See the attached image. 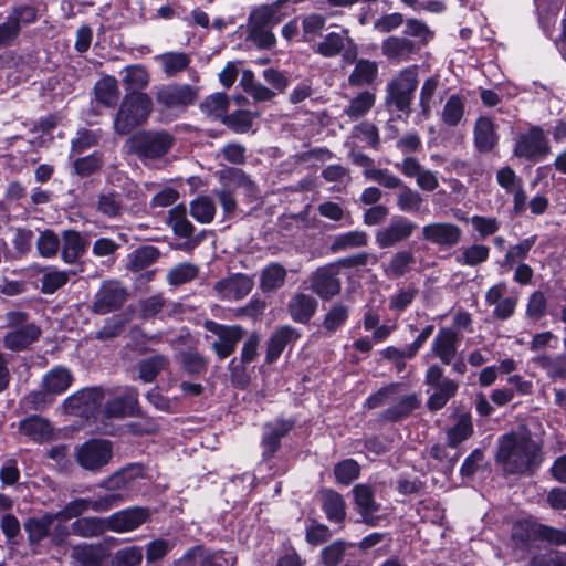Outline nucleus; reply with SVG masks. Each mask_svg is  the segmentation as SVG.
<instances>
[{
  "label": "nucleus",
  "instance_id": "41",
  "mask_svg": "<svg viewBox=\"0 0 566 566\" xmlns=\"http://www.w3.org/2000/svg\"><path fill=\"white\" fill-rule=\"evenodd\" d=\"M465 114L464 98L458 94H452L446 101L440 118L442 123L449 127L458 126Z\"/></svg>",
  "mask_w": 566,
  "mask_h": 566
},
{
  "label": "nucleus",
  "instance_id": "56",
  "mask_svg": "<svg viewBox=\"0 0 566 566\" xmlns=\"http://www.w3.org/2000/svg\"><path fill=\"white\" fill-rule=\"evenodd\" d=\"M191 216L200 223H210L216 214V205L208 196L196 198L190 205Z\"/></svg>",
  "mask_w": 566,
  "mask_h": 566
},
{
  "label": "nucleus",
  "instance_id": "52",
  "mask_svg": "<svg viewBox=\"0 0 566 566\" xmlns=\"http://www.w3.org/2000/svg\"><path fill=\"white\" fill-rule=\"evenodd\" d=\"M229 98L226 93H214L208 96L201 104V111L216 119H223L228 113Z\"/></svg>",
  "mask_w": 566,
  "mask_h": 566
},
{
  "label": "nucleus",
  "instance_id": "51",
  "mask_svg": "<svg viewBox=\"0 0 566 566\" xmlns=\"http://www.w3.org/2000/svg\"><path fill=\"white\" fill-rule=\"evenodd\" d=\"M286 277L284 266L279 263H271L261 273L260 287L263 292H271L283 286Z\"/></svg>",
  "mask_w": 566,
  "mask_h": 566
},
{
  "label": "nucleus",
  "instance_id": "32",
  "mask_svg": "<svg viewBox=\"0 0 566 566\" xmlns=\"http://www.w3.org/2000/svg\"><path fill=\"white\" fill-rule=\"evenodd\" d=\"M19 431L30 440L41 443L51 438L53 430L46 419L32 416L20 421Z\"/></svg>",
  "mask_w": 566,
  "mask_h": 566
},
{
  "label": "nucleus",
  "instance_id": "12",
  "mask_svg": "<svg viewBox=\"0 0 566 566\" xmlns=\"http://www.w3.org/2000/svg\"><path fill=\"white\" fill-rule=\"evenodd\" d=\"M151 517L146 506H130L119 510L106 517L108 531L123 534L138 530Z\"/></svg>",
  "mask_w": 566,
  "mask_h": 566
},
{
  "label": "nucleus",
  "instance_id": "61",
  "mask_svg": "<svg viewBox=\"0 0 566 566\" xmlns=\"http://www.w3.org/2000/svg\"><path fill=\"white\" fill-rule=\"evenodd\" d=\"M143 548L140 546H127L117 549L111 559L112 566H139L143 560Z\"/></svg>",
  "mask_w": 566,
  "mask_h": 566
},
{
  "label": "nucleus",
  "instance_id": "24",
  "mask_svg": "<svg viewBox=\"0 0 566 566\" xmlns=\"http://www.w3.org/2000/svg\"><path fill=\"white\" fill-rule=\"evenodd\" d=\"M138 391L127 388L123 396L108 400L104 407V413L109 418H124L138 415Z\"/></svg>",
  "mask_w": 566,
  "mask_h": 566
},
{
  "label": "nucleus",
  "instance_id": "59",
  "mask_svg": "<svg viewBox=\"0 0 566 566\" xmlns=\"http://www.w3.org/2000/svg\"><path fill=\"white\" fill-rule=\"evenodd\" d=\"M36 250L42 258H54L61 247V241L56 233L52 230L40 232L35 241Z\"/></svg>",
  "mask_w": 566,
  "mask_h": 566
},
{
  "label": "nucleus",
  "instance_id": "43",
  "mask_svg": "<svg viewBox=\"0 0 566 566\" xmlns=\"http://www.w3.org/2000/svg\"><path fill=\"white\" fill-rule=\"evenodd\" d=\"M156 61L161 64L167 76H175L189 66L191 57L185 52L170 51L157 55Z\"/></svg>",
  "mask_w": 566,
  "mask_h": 566
},
{
  "label": "nucleus",
  "instance_id": "7",
  "mask_svg": "<svg viewBox=\"0 0 566 566\" xmlns=\"http://www.w3.org/2000/svg\"><path fill=\"white\" fill-rule=\"evenodd\" d=\"M199 88L189 84H167L157 88L156 101L163 108L185 111L196 103Z\"/></svg>",
  "mask_w": 566,
  "mask_h": 566
},
{
  "label": "nucleus",
  "instance_id": "13",
  "mask_svg": "<svg viewBox=\"0 0 566 566\" xmlns=\"http://www.w3.org/2000/svg\"><path fill=\"white\" fill-rule=\"evenodd\" d=\"M36 20V10L31 6L14 7L7 19L0 23V49L10 46L19 36L22 25Z\"/></svg>",
  "mask_w": 566,
  "mask_h": 566
},
{
  "label": "nucleus",
  "instance_id": "22",
  "mask_svg": "<svg viewBox=\"0 0 566 566\" xmlns=\"http://www.w3.org/2000/svg\"><path fill=\"white\" fill-rule=\"evenodd\" d=\"M253 287V281L244 274H234L220 280L214 291L221 300L237 301L245 297Z\"/></svg>",
  "mask_w": 566,
  "mask_h": 566
},
{
  "label": "nucleus",
  "instance_id": "16",
  "mask_svg": "<svg viewBox=\"0 0 566 566\" xmlns=\"http://www.w3.org/2000/svg\"><path fill=\"white\" fill-rule=\"evenodd\" d=\"M237 558L222 551H210L197 545L175 562L176 566H234Z\"/></svg>",
  "mask_w": 566,
  "mask_h": 566
},
{
  "label": "nucleus",
  "instance_id": "33",
  "mask_svg": "<svg viewBox=\"0 0 566 566\" xmlns=\"http://www.w3.org/2000/svg\"><path fill=\"white\" fill-rule=\"evenodd\" d=\"M62 260L67 264H73L82 256L86 250V241L78 231L66 230L62 235Z\"/></svg>",
  "mask_w": 566,
  "mask_h": 566
},
{
  "label": "nucleus",
  "instance_id": "19",
  "mask_svg": "<svg viewBox=\"0 0 566 566\" xmlns=\"http://www.w3.org/2000/svg\"><path fill=\"white\" fill-rule=\"evenodd\" d=\"M507 284L502 281L492 285L485 293V303L493 306V316L507 319L515 313L517 297L507 296Z\"/></svg>",
  "mask_w": 566,
  "mask_h": 566
},
{
  "label": "nucleus",
  "instance_id": "23",
  "mask_svg": "<svg viewBox=\"0 0 566 566\" xmlns=\"http://www.w3.org/2000/svg\"><path fill=\"white\" fill-rule=\"evenodd\" d=\"M355 505L361 521L369 526H377L380 517L376 515L379 504L374 499L373 490L365 484H357L353 489Z\"/></svg>",
  "mask_w": 566,
  "mask_h": 566
},
{
  "label": "nucleus",
  "instance_id": "10",
  "mask_svg": "<svg viewBox=\"0 0 566 566\" xmlns=\"http://www.w3.org/2000/svg\"><path fill=\"white\" fill-rule=\"evenodd\" d=\"M127 295V289L120 282L115 280L105 281L95 293L92 310L98 315L114 312L123 306Z\"/></svg>",
  "mask_w": 566,
  "mask_h": 566
},
{
  "label": "nucleus",
  "instance_id": "40",
  "mask_svg": "<svg viewBox=\"0 0 566 566\" xmlns=\"http://www.w3.org/2000/svg\"><path fill=\"white\" fill-rule=\"evenodd\" d=\"M71 557L74 566H102V547L93 544H81L73 547Z\"/></svg>",
  "mask_w": 566,
  "mask_h": 566
},
{
  "label": "nucleus",
  "instance_id": "39",
  "mask_svg": "<svg viewBox=\"0 0 566 566\" xmlns=\"http://www.w3.org/2000/svg\"><path fill=\"white\" fill-rule=\"evenodd\" d=\"M534 363L543 369L547 377L556 380H566V355L556 354L547 355L542 354L534 358Z\"/></svg>",
  "mask_w": 566,
  "mask_h": 566
},
{
  "label": "nucleus",
  "instance_id": "2",
  "mask_svg": "<svg viewBox=\"0 0 566 566\" xmlns=\"http://www.w3.org/2000/svg\"><path fill=\"white\" fill-rule=\"evenodd\" d=\"M153 111L151 98L142 92L127 93L114 118V129L120 135L130 133L147 120Z\"/></svg>",
  "mask_w": 566,
  "mask_h": 566
},
{
  "label": "nucleus",
  "instance_id": "26",
  "mask_svg": "<svg viewBox=\"0 0 566 566\" xmlns=\"http://www.w3.org/2000/svg\"><path fill=\"white\" fill-rule=\"evenodd\" d=\"M381 53L391 62H405L415 53V43L408 38L391 35L381 42Z\"/></svg>",
  "mask_w": 566,
  "mask_h": 566
},
{
  "label": "nucleus",
  "instance_id": "11",
  "mask_svg": "<svg viewBox=\"0 0 566 566\" xmlns=\"http://www.w3.org/2000/svg\"><path fill=\"white\" fill-rule=\"evenodd\" d=\"M549 151L548 140L538 126L531 127L516 138L514 155L527 160H538Z\"/></svg>",
  "mask_w": 566,
  "mask_h": 566
},
{
  "label": "nucleus",
  "instance_id": "44",
  "mask_svg": "<svg viewBox=\"0 0 566 566\" xmlns=\"http://www.w3.org/2000/svg\"><path fill=\"white\" fill-rule=\"evenodd\" d=\"M490 248L484 244L474 243L463 247L455 255V262L463 266H478L488 261Z\"/></svg>",
  "mask_w": 566,
  "mask_h": 566
},
{
  "label": "nucleus",
  "instance_id": "5",
  "mask_svg": "<svg viewBox=\"0 0 566 566\" xmlns=\"http://www.w3.org/2000/svg\"><path fill=\"white\" fill-rule=\"evenodd\" d=\"M443 375V369L437 364L431 365L426 371V384L432 388L427 406L432 411L442 409L459 389V382L444 378Z\"/></svg>",
  "mask_w": 566,
  "mask_h": 566
},
{
  "label": "nucleus",
  "instance_id": "57",
  "mask_svg": "<svg viewBox=\"0 0 566 566\" xmlns=\"http://www.w3.org/2000/svg\"><path fill=\"white\" fill-rule=\"evenodd\" d=\"M168 223L174 232L182 238H188L192 234L195 227L187 219L186 208L177 206L169 211Z\"/></svg>",
  "mask_w": 566,
  "mask_h": 566
},
{
  "label": "nucleus",
  "instance_id": "9",
  "mask_svg": "<svg viewBox=\"0 0 566 566\" xmlns=\"http://www.w3.org/2000/svg\"><path fill=\"white\" fill-rule=\"evenodd\" d=\"M123 502L120 494L112 493L96 499L77 497L69 502L61 511L55 513L57 520L66 521L78 517L88 510L93 512H107Z\"/></svg>",
  "mask_w": 566,
  "mask_h": 566
},
{
  "label": "nucleus",
  "instance_id": "62",
  "mask_svg": "<svg viewBox=\"0 0 566 566\" xmlns=\"http://www.w3.org/2000/svg\"><path fill=\"white\" fill-rule=\"evenodd\" d=\"M198 274V268L192 263H180L171 268L167 273L169 285L178 286L192 281Z\"/></svg>",
  "mask_w": 566,
  "mask_h": 566
},
{
  "label": "nucleus",
  "instance_id": "46",
  "mask_svg": "<svg viewBox=\"0 0 566 566\" xmlns=\"http://www.w3.org/2000/svg\"><path fill=\"white\" fill-rule=\"evenodd\" d=\"M57 520L55 514H44L41 517H31L24 522V530L31 543H39L49 533L53 522Z\"/></svg>",
  "mask_w": 566,
  "mask_h": 566
},
{
  "label": "nucleus",
  "instance_id": "6",
  "mask_svg": "<svg viewBox=\"0 0 566 566\" xmlns=\"http://www.w3.org/2000/svg\"><path fill=\"white\" fill-rule=\"evenodd\" d=\"M174 142L172 136L164 130H148L135 134L130 139V149L139 157L158 158L164 156Z\"/></svg>",
  "mask_w": 566,
  "mask_h": 566
},
{
  "label": "nucleus",
  "instance_id": "8",
  "mask_svg": "<svg viewBox=\"0 0 566 566\" xmlns=\"http://www.w3.org/2000/svg\"><path fill=\"white\" fill-rule=\"evenodd\" d=\"M113 446L106 439H91L81 444L75 452L77 463L85 470L98 471L112 459Z\"/></svg>",
  "mask_w": 566,
  "mask_h": 566
},
{
  "label": "nucleus",
  "instance_id": "27",
  "mask_svg": "<svg viewBox=\"0 0 566 566\" xmlns=\"http://www.w3.org/2000/svg\"><path fill=\"white\" fill-rule=\"evenodd\" d=\"M354 45L353 39L348 35L347 30L340 32H329L318 42L314 51L324 57H333L342 53L345 49Z\"/></svg>",
  "mask_w": 566,
  "mask_h": 566
},
{
  "label": "nucleus",
  "instance_id": "28",
  "mask_svg": "<svg viewBox=\"0 0 566 566\" xmlns=\"http://www.w3.org/2000/svg\"><path fill=\"white\" fill-rule=\"evenodd\" d=\"M316 308V298L304 293H296L287 304L291 318L300 324L307 323L314 316Z\"/></svg>",
  "mask_w": 566,
  "mask_h": 566
},
{
  "label": "nucleus",
  "instance_id": "50",
  "mask_svg": "<svg viewBox=\"0 0 566 566\" xmlns=\"http://www.w3.org/2000/svg\"><path fill=\"white\" fill-rule=\"evenodd\" d=\"M96 210L107 218H117L123 210V198L117 192H103L97 196Z\"/></svg>",
  "mask_w": 566,
  "mask_h": 566
},
{
  "label": "nucleus",
  "instance_id": "64",
  "mask_svg": "<svg viewBox=\"0 0 566 566\" xmlns=\"http://www.w3.org/2000/svg\"><path fill=\"white\" fill-rule=\"evenodd\" d=\"M422 203V196L402 184L397 196V207L403 212H418Z\"/></svg>",
  "mask_w": 566,
  "mask_h": 566
},
{
  "label": "nucleus",
  "instance_id": "31",
  "mask_svg": "<svg viewBox=\"0 0 566 566\" xmlns=\"http://www.w3.org/2000/svg\"><path fill=\"white\" fill-rule=\"evenodd\" d=\"M474 145L481 153L491 151L497 144V135L493 122L488 117H479L474 125Z\"/></svg>",
  "mask_w": 566,
  "mask_h": 566
},
{
  "label": "nucleus",
  "instance_id": "18",
  "mask_svg": "<svg viewBox=\"0 0 566 566\" xmlns=\"http://www.w3.org/2000/svg\"><path fill=\"white\" fill-rule=\"evenodd\" d=\"M103 399L104 392L101 388H85L66 398L64 408L70 413L90 417L97 410Z\"/></svg>",
  "mask_w": 566,
  "mask_h": 566
},
{
  "label": "nucleus",
  "instance_id": "36",
  "mask_svg": "<svg viewBox=\"0 0 566 566\" xmlns=\"http://www.w3.org/2000/svg\"><path fill=\"white\" fill-rule=\"evenodd\" d=\"M287 12L279 7V4L274 1L271 4H263L255 8L249 17V22L253 24H260L268 28H274L285 17Z\"/></svg>",
  "mask_w": 566,
  "mask_h": 566
},
{
  "label": "nucleus",
  "instance_id": "30",
  "mask_svg": "<svg viewBox=\"0 0 566 566\" xmlns=\"http://www.w3.org/2000/svg\"><path fill=\"white\" fill-rule=\"evenodd\" d=\"M300 338L297 331L291 326H282L276 329L268 342L266 361L273 363L276 360L287 344L295 342Z\"/></svg>",
  "mask_w": 566,
  "mask_h": 566
},
{
  "label": "nucleus",
  "instance_id": "38",
  "mask_svg": "<svg viewBox=\"0 0 566 566\" xmlns=\"http://www.w3.org/2000/svg\"><path fill=\"white\" fill-rule=\"evenodd\" d=\"M94 94L99 104L109 108L115 107L119 98V90L116 78L111 75L103 76L95 83Z\"/></svg>",
  "mask_w": 566,
  "mask_h": 566
},
{
  "label": "nucleus",
  "instance_id": "63",
  "mask_svg": "<svg viewBox=\"0 0 566 566\" xmlns=\"http://www.w3.org/2000/svg\"><path fill=\"white\" fill-rule=\"evenodd\" d=\"M364 176L367 180L377 182L378 185L388 189H397L402 187L401 179L391 174L388 169L368 167L364 170Z\"/></svg>",
  "mask_w": 566,
  "mask_h": 566
},
{
  "label": "nucleus",
  "instance_id": "55",
  "mask_svg": "<svg viewBox=\"0 0 566 566\" xmlns=\"http://www.w3.org/2000/svg\"><path fill=\"white\" fill-rule=\"evenodd\" d=\"M367 234L364 231H348L334 238L331 249L334 252L366 245Z\"/></svg>",
  "mask_w": 566,
  "mask_h": 566
},
{
  "label": "nucleus",
  "instance_id": "47",
  "mask_svg": "<svg viewBox=\"0 0 566 566\" xmlns=\"http://www.w3.org/2000/svg\"><path fill=\"white\" fill-rule=\"evenodd\" d=\"M349 316V308L343 303H335L329 307L323 319V328L328 335L339 331Z\"/></svg>",
  "mask_w": 566,
  "mask_h": 566
},
{
  "label": "nucleus",
  "instance_id": "17",
  "mask_svg": "<svg viewBox=\"0 0 566 566\" xmlns=\"http://www.w3.org/2000/svg\"><path fill=\"white\" fill-rule=\"evenodd\" d=\"M340 263H331L318 268L311 276V289L323 300H329L340 292L338 277Z\"/></svg>",
  "mask_w": 566,
  "mask_h": 566
},
{
  "label": "nucleus",
  "instance_id": "35",
  "mask_svg": "<svg viewBox=\"0 0 566 566\" xmlns=\"http://www.w3.org/2000/svg\"><path fill=\"white\" fill-rule=\"evenodd\" d=\"M142 474V467L137 464H129L103 480L98 486L107 491H119L128 486L136 479L140 478Z\"/></svg>",
  "mask_w": 566,
  "mask_h": 566
},
{
  "label": "nucleus",
  "instance_id": "25",
  "mask_svg": "<svg viewBox=\"0 0 566 566\" xmlns=\"http://www.w3.org/2000/svg\"><path fill=\"white\" fill-rule=\"evenodd\" d=\"M293 424L290 421L277 419L273 422L266 423L263 429L261 446L263 448L262 455L264 459H270L280 448V441L292 429Z\"/></svg>",
  "mask_w": 566,
  "mask_h": 566
},
{
  "label": "nucleus",
  "instance_id": "42",
  "mask_svg": "<svg viewBox=\"0 0 566 566\" xmlns=\"http://www.w3.org/2000/svg\"><path fill=\"white\" fill-rule=\"evenodd\" d=\"M473 434V422L469 413L461 415L457 422L447 430V446L457 448Z\"/></svg>",
  "mask_w": 566,
  "mask_h": 566
},
{
  "label": "nucleus",
  "instance_id": "49",
  "mask_svg": "<svg viewBox=\"0 0 566 566\" xmlns=\"http://www.w3.org/2000/svg\"><path fill=\"white\" fill-rule=\"evenodd\" d=\"M159 258V251L151 245L142 247L127 255V268L132 271H140L151 265Z\"/></svg>",
  "mask_w": 566,
  "mask_h": 566
},
{
  "label": "nucleus",
  "instance_id": "53",
  "mask_svg": "<svg viewBox=\"0 0 566 566\" xmlns=\"http://www.w3.org/2000/svg\"><path fill=\"white\" fill-rule=\"evenodd\" d=\"M123 83L126 91L139 92L149 83V74L142 65H129L124 69Z\"/></svg>",
  "mask_w": 566,
  "mask_h": 566
},
{
  "label": "nucleus",
  "instance_id": "58",
  "mask_svg": "<svg viewBox=\"0 0 566 566\" xmlns=\"http://www.w3.org/2000/svg\"><path fill=\"white\" fill-rule=\"evenodd\" d=\"M70 275L67 271L48 269L41 279V291L44 294H53L69 282Z\"/></svg>",
  "mask_w": 566,
  "mask_h": 566
},
{
  "label": "nucleus",
  "instance_id": "34",
  "mask_svg": "<svg viewBox=\"0 0 566 566\" xmlns=\"http://www.w3.org/2000/svg\"><path fill=\"white\" fill-rule=\"evenodd\" d=\"M106 531H108L106 517H80L71 524L72 534L83 538L98 537Z\"/></svg>",
  "mask_w": 566,
  "mask_h": 566
},
{
  "label": "nucleus",
  "instance_id": "15",
  "mask_svg": "<svg viewBox=\"0 0 566 566\" xmlns=\"http://www.w3.org/2000/svg\"><path fill=\"white\" fill-rule=\"evenodd\" d=\"M205 328L217 336L211 347L220 359L229 357L243 336L242 328L238 325H222L214 321H206Z\"/></svg>",
  "mask_w": 566,
  "mask_h": 566
},
{
  "label": "nucleus",
  "instance_id": "1",
  "mask_svg": "<svg viewBox=\"0 0 566 566\" xmlns=\"http://www.w3.org/2000/svg\"><path fill=\"white\" fill-rule=\"evenodd\" d=\"M496 461L507 474H532L541 464V446L530 432L504 434L499 440Z\"/></svg>",
  "mask_w": 566,
  "mask_h": 566
},
{
  "label": "nucleus",
  "instance_id": "29",
  "mask_svg": "<svg viewBox=\"0 0 566 566\" xmlns=\"http://www.w3.org/2000/svg\"><path fill=\"white\" fill-rule=\"evenodd\" d=\"M73 382V375L64 366H55L42 378V389L45 394L61 395L66 391Z\"/></svg>",
  "mask_w": 566,
  "mask_h": 566
},
{
  "label": "nucleus",
  "instance_id": "14",
  "mask_svg": "<svg viewBox=\"0 0 566 566\" xmlns=\"http://www.w3.org/2000/svg\"><path fill=\"white\" fill-rule=\"evenodd\" d=\"M421 234L424 241L440 249H451L461 242L463 231L453 222L436 221L423 226Z\"/></svg>",
  "mask_w": 566,
  "mask_h": 566
},
{
  "label": "nucleus",
  "instance_id": "54",
  "mask_svg": "<svg viewBox=\"0 0 566 566\" xmlns=\"http://www.w3.org/2000/svg\"><path fill=\"white\" fill-rule=\"evenodd\" d=\"M547 297L542 291H534L530 294L525 307V316L528 321L537 323L547 314Z\"/></svg>",
  "mask_w": 566,
  "mask_h": 566
},
{
  "label": "nucleus",
  "instance_id": "21",
  "mask_svg": "<svg viewBox=\"0 0 566 566\" xmlns=\"http://www.w3.org/2000/svg\"><path fill=\"white\" fill-rule=\"evenodd\" d=\"M459 335L450 327H441L431 343L432 354L444 365H451L458 353Z\"/></svg>",
  "mask_w": 566,
  "mask_h": 566
},
{
  "label": "nucleus",
  "instance_id": "3",
  "mask_svg": "<svg viewBox=\"0 0 566 566\" xmlns=\"http://www.w3.org/2000/svg\"><path fill=\"white\" fill-rule=\"evenodd\" d=\"M4 319L10 331L3 336V346L9 350H25L41 336L40 326L29 319L27 312L10 311Z\"/></svg>",
  "mask_w": 566,
  "mask_h": 566
},
{
  "label": "nucleus",
  "instance_id": "20",
  "mask_svg": "<svg viewBox=\"0 0 566 566\" xmlns=\"http://www.w3.org/2000/svg\"><path fill=\"white\" fill-rule=\"evenodd\" d=\"M417 224L405 217H395L390 223L376 232V242L380 248H389L408 239Z\"/></svg>",
  "mask_w": 566,
  "mask_h": 566
},
{
  "label": "nucleus",
  "instance_id": "37",
  "mask_svg": "<svg viewBox=\"0 0 566 566\" xmlns=\"http://www.w3.org/2000/svg\"><path fill=\"white\" fill-rule=\"evenodd\" d=\"M322 510L331 523H342L346 517V504L343 496L333 491L322 492Z\"/></svg>",
  "mask_w": 566,
  "mask_h": 566
},
{
  "label": "nucleus",
  "instance_id": "48",
  "mask_svg": "<svg viewBox=\"0 0 566 566\" xmlns=\"http://www.w3.org/2000/svg\"><path fill=\"white\" fill-rule=\"evenodd\" d=\"M376 102V95L369 91H363L350 99L344 113L350 119H358L369 113Z\"/></svg>",
  "mask_w": 566,
  "mask_h": 566
},
{
  "label": "nucleus",
  "instance_id": "60",
  "mask_svg": "<svg viewBox=\"0 0 566 566\" xmlns=\"http://www.w3.org/2000/svg\"><path fill=\"white\" fill-rule=\"evenodd\" d=\"M419 407V400L415 395H408L385 411L384 417L390 421H398L407 417L412 410Z\"/></svg>",
  "mask_w": 566,
  "mask_h": 566
},
{
  "label": "nucleus",
  "instance_id": "4",
  "mask_svg": "<svg viewBox=\"0 0 566 566\" xmlns=\"http://www.w3.org/2000/svg\"><path fill=\"white\" fill-rule=\"evenodd\" d=\"M417 87V66L400 70L386 85V105H394L398 111L408 113Z\"/></svg>",
  "mask_w": 566,
  "mask_h": 566
},
{
  "label": "nucleus",
  "instance_id": "45",
  "mask_svg": "<svg viewBox=\"0 0 566 566\" xmlns=\"http://www.w3.org/2000/svg\"><path fill=\"white\" fill-rule=\"evenodd\" d=\"M378 74V65L376 62L360 59L357 61L354 70L348 76V82L355 86H363L373 83Z\"/></svg>",
  "mask_w": 566,
  "mask_h": 566
}]
</instances>
